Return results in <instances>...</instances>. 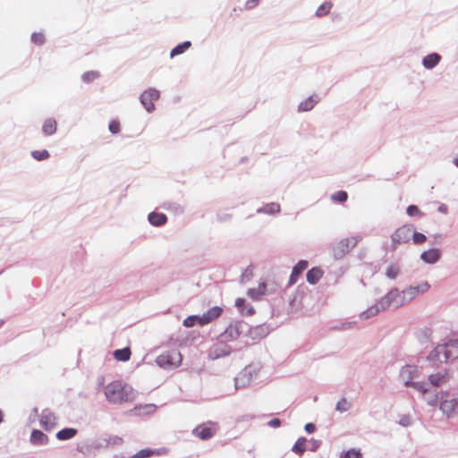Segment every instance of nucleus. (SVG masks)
I'll return each instance as SVG.
<instances>
[{"mask_svg": "<svg viewBox=\"0 0 458 458\" xmlns=\"http://www.w3.org/2000/svg\"><path fill=\"white\" fill-rule=\"evenodd\" d=\"M458 358V341H448L436 345L428 354L426 361L438 366Z\"/></svg>", "mask_w": 458, "mask_h": 458, "instance_id": "1", "label": "nucleus"}, {"mask_svg": "<svg viewBox=\"0 0 458 458\" xmlns=\"http://www.w3.org/2000/svg\"><path fill=\"white\" fill-rule=\"evenodd\" d=\"M424 401L430 406H439L440 411L445 416L454 414L457 407V400L451 397L446 391H432L424 396Z\"/></svg>", "mask_w": 458, "mask_h": 458, "instance_id": "2", "label": "nucleus"}, {"mask_svg": "<svg viewBox=\"0 0 458 458\" xmlns=\"http://www.w3.org/2000/svg\"><path fill=\"white\" fill-rule=\"evenodd\" d=\"M419 376V369L414 365L402 367L399 373L400 380L403 385L425 393L427 391L425 384L422 381L417 380Z\"/></svg>", "mask_w": 458, "mask_h": 458, "instance_id": "3", "label": "nucleus"}, {"mask_svg": "<svg viewBox=\"0 0 458 458\" xmlns=\"http://www.w3.org/2000/svg\"><path fill=\"white\" fill-rule=\"evenodd\" d=\"M105 395L110 403H118L128 399L123 384L120 381L109 383L105 390Z\"/></svg>", "mask_w": 458, "mask_h": 458, "instance_id": "4", "label": "nucleus"}, {"mask_svg": "<svg viewBox=\"0 0 458 458\" xmlns=\"http://www.w3.org/2000/svg\"><path fill=\"white\" fill-rule=\"evenodd\" d=\"M182 362V355L177 350L161 353L156 359V363L162 369H170L177 368Z\"/></svg>", "mask_w": 458, "mask_h": 458, "instance_id": "5", "label": "nucleus"}, {"mask_svg": "<svg viewBox=\"0 0 458 458\" xmlns=\"http://www.w3.org/2000/svg\"><path fill=\"white\" fill-rule=\"evenodd\" d=\"M417 295H419L418 291L414 288L413 285L407 287L402 293L397 291L390 293V296H395L398 298V300H396L394 302L395 306L402 305L404 302L410 301Z\"/></svg>", "mask_w": 458, "mask_h": 458, "instance_id": "6", "label": "nucleus"}, {"mask_svg": "<svg viewBox=\"0 0 458 458\" xmlns=\"http://www.w3.org/2000/svg\"><path fill=\"white\" fill-rule=\"evenodd\" d=\"M159 98V91L156 89H148L144 90L140 97L141 104L148 112L154 110L153 100Z\"/></svg>", "mask_w": 458, "mask_h": 458, "instance_id": "7", "label": "nucleus"}, {"mask_svg": "<svg viewBox=\"0 0 458 458\" xmlns=\"http://www.w3.org/2000/svg\"><path fill=\"white\" fill-rule=\"evenodd\" d=\"M411 232L412 227L407 225L402 226L393 233L392 240L396 242H405L408 240Z\"/></svg>", "mask_w": 458, "mask_h": 458, "instance_id": "8", "label": "nucleus"}, {"mask_svg": "<svg viewBox=\"0 0 458 458\" xmlns=\"http://www.w3.org/2000/svg\"><path fill=\"white\" fill-rule=\"evenodd\" d=\"M420 259L426 264H434L439 259V250L435 248L426 250L421 252Z\"/></svg>", "mask_w": 458, "mask_h": 458, "instance_id": "9", "label": "nucleus"}, {"mask_svg": "<svg viewBox=\"0 0 458 458\" xmlns=\"http://www.w3.org/2000/svg\"><path fill=\"white\" fill-rule=\"evenodd\" d=\"M428 378L432 385L439 386L447 380L448 374L446 371H437L429 374Z\"/></svg>", "mask_w": 458, "mask_h": 458, "instance_id": "10", "label": "nucleus"}, {"mask_svg": "<svg viewBox=\"0 0 458 458\" xmlns=\"http://www.w3.org/2000/svg\"><path fill=\"white\" fill-rule=\"evenodd\" d=\"M316 103H317L316 98L313 96H309L299 102L298 111L299 112H309L313 109Z\"/></svg>", "mask_w": 458, "mask_h": 458, "instance_id": "11", "label": "nucleus"}, {"mask_svg": "<svg viewBox=\"0 0 458 458\" xmlns=\"http://www.w3.org/2000/svg\"><path fill=\"white\" fill-rule=\"evenodd\" d=\"M440 62V55L437 53H432L426 55L422 60V65L426 69H432L436 67Z\"/></svg>", "mask_w": 458, "mask_h": 458, "instance_id": "12", "label": "nucleus"}, {"mask_svg": "<svg viewBox=\"0 0 458 458\" xmlns=\"http://www.w3.org/2000/svg\"><path fill=\"white\" fill-rule=\"evenodd\" d=\"M192 433L202 440L209 439L213 436V431L208 427H198L193 429Z\"/></svg>", "mask_w": 458, "mask_h": 458, "instance_id": "13", "label": "nucleus"}, {"mask_svg": "<svg viewBox=\"0 0 458 458\" xmlns=\"http://www.w3.org/2000/svg\"><path fill=\"white\" fill-rule=\"evenodd\" d=\"M308 267V262L306 260H301L299 261L295 267H293L290 281L291 283H294L296 278L301 275L302 271H304Z\"/></svg>", "mask_w": 458, "mask_h": 458, "instance_id": "14", "label": "nucleus"}, {"mask_svg": "<svg viewBox=\"0 0 458 458\" xmlns=\"http://www.w3.org/2000/svg\"><path fill=\"white\" fill-rule=\"evenodd\" d=\"M280 206L277 203L272 202L266 204L264 207L259 208V213L273 216L280 212Z\"/></svg>", "mask_w": 458, "mask_h": 458, "instance_id": "15", "label": "nucleus"}, {"mask_svg": "<svg viewBox=\"0 0 458 458\" xmlns=\"http://www.w3.org/2000/svg\"><path fill=\"white\" fill-rule=\"evenodd\" d=\"M221 313V308L215 306L211 308L207 313L203 314L201 317V324L207 323L211 319L218 317Z\"/></svg>", "mask_w": 458, "mask_h": 458, "instance_id": "16", "label": "nucleus"}, {"mask_svg": "<svg viewBox=\"0 0 458 458\" xmlns=\"http://www.w3.org/2000/svg\"><path fill=\"white\" fill-rule=\"evenodd\" d=\"M148 220L151 225L157 226L165 222L166 216L164 214L152 212L148 214Z\"/></svg>", "mask_w": 458, "mask_h": 458, "instance_id": "17", "label": "nucleus"}, {"mask_svg": "<svg viewBox=\"0 0 458 458\" xmlns=\"http://www.w3.org/2000/svg\"><path fill=\"white\" fill-rule=\"evenodd\" d=\"M321 270L318 268H312L307 273L306 279L310 284H314L321 278Z\"/></svg>", "mask_w": 458, "mask_h": 458, "instance_id": "18", "label": "nucleus"}, {"mask_svg": "<svg viewBox=\"0 0 458 458\" xmlns=\"http://www.w3.org/2000/svg\"><path fill=\"white\" fill-rule=\"evenodd\" d=\"M191 47L190 41H184L179 45H177L175 47H174L170 52V56L174 57L176 55H180L184 53L186 49H188Z\"/></svg>", "mask_w": 458, "mask_h": 458, "instance_id": "19", "label": "nucleus"}, {"mask_svg": "<svg viewBox=\"0 0 458 458\" xmlns=\"http://www.w3.org/2000/svg\"><path fill=\"white\" fill-rule=\"evenodd\" d=\"M114 358L119 361H127L131 357V351L129 348H123L114 351Z\"/></svg>", "mask_w": 458, "mask_h": 458, "instance_id": "20", "label": "nucleus"}, {"mask_svg": "<svg viewBox=\"0 0 458 458\" xmlns=\"http://www.w3.org/2000/svg\"><path fill=\"white\" fill-rule=\"evenodd\" d=\"M292 450L299 454H303L306 450V439L303 437L298 438L293 445Z\"/></svg>", "mask_w": 458, "mask_h": 458, "instance_id": "21", "label": "nucleus"}, {"mask_svg": "<svg viewBox=\"0 0 458 458\" xmlns=\"http://www.w3.org/2000/svg\"><path fill=\"white\" fill-rule=\"evenodd\" d=\"M40 425L46 429L52 428L55 426V417L50 413L46 414L41 418Z\"/></svg>", "mask_w": 458, "mask_h": 458, "instance_id": "22", "label": "nucleus"}, {"mask_svg": "<svg viewBox=\"0 0 458 458\" xmlns=\"http://www.w3.org/2000/svg\"><path fill=\"white\" fill-rule=\"evenodd\" d=\"M76 431L73 428H64L59 430L56 434V437L60 440L70 439L75 435Z\"/></svg>", "mask_w": 458, "mask_h": 458, "instance_id": "23", "label": "nucleus"}, {"mask_svg": "<svg viewBox=\"0 0 458 458\" xmlns=\"http://www.w3.org/2000/svg\"><path fill=\"white\" fill-rule=\"evenodd\" d=\"M43 131L47 135H52L56 131V123L54 120H47L43 125Z\"/></svg>", "mask_w": 458, "mask_h": 458, "instance_id": "24", "label": "nucleus"}, {"mask_svg": "<svg viewBox=\"0 0 458 458\" xmlns=\"http://www.w3.org/2000/svg\"><path fill=\"white\" fill-rule=\"evenodd\" d=\"M332 8V4L330 2H325L321 4L316 10L317 16H323L327 14Z\"/></svg>", "mask_w": 458, "mask_h": 458, "instance_id": "25", "label": "nucleus"}, {"mask_svg": "<svg viewBox=\"0 0 458 458\" xmlns=\"http://www.w3.org/2000/svg\"><path fill=\"white\" fill-rule=\"evenodd\" d=\"M399 273V269L395 265H389L386 267L385 275L389 279H394Z\"/></svg>", "mask_w": 458, "mask_h": 458, "instance_id": "26", "label": "nucleus"}, {"mask_svg": "<svg viewBox=\"0 0 458 458\" xmlns=\"http://www.w3.org/2000/svg\"><path fill=\"white\" fill-rule=\"evenodd\" d=\"M30 440L38 444L46 441V436L39 430H33L30 435Z\"/></svg>", "mask_w": 458, "mask_h": 458, "instance_id": "27", "label": "nucleus"}, {"mask_svg": "<svg viewBox=\"0 0 458 458\" xmlns=\"http://www.w3.org/2000/svg\"><path fill=\"white\" fill-rule=\"evenodd\" d=\"M31 156L36 160H44V159H47L49 157V153L46 149L34 150V151L31 152Z\"/></svg>", "mask_w": 458, "mask_h": 458, "instance_id": "28", "label": "nucleus"}, {"mask_svg": "<svg viewBox=\"0 0 458 458\" xmlns=\"http://www.w3.org/2000/svg\"><path fill=\"white\" fill-rule=\"evenodd\" d=\"M340 458H360V454L356 449H349L340 454Z\"/></svg>", "mask_w": 458, "mask_h": 458, "instance_id": "29", "label": "nucleus"}, {"mask_svg": "<svg viewBox=\"0 0 458 458\" xmlns=\"http://www.w3.org/2000/svg\"><path fill=\"white\" fill-rule=\"evenodd\" d=\"M197 322L201 324V317L194 315V316H190V317L186 318L183 320V325L185 327H191V326L195 325V323H197Z\"/></svg>", "mask_w": 458, "mask_h": 458, "instance_id": "30", "label": "nucleus"}, {"mask_svg": "<svg viewBox=\"0 0 458 458\" xmlns=\"http://www.w3.org/2000/svg\"><path fill=\"white\" fill-rule=\"evenodd\" d=\"M413 286L418 291V294L425 293L429 288V284L426 281L420 282L416 284H413Z\"/></svg>", "mask_w": 458, "mask_h": 458, "instance_id": "31", "label": "nucleus"}, {"mask_svg": "<svg viewBox=\"0 0 458 458\" xmlns=\"http://www.w3.org/2000/svg\"><path fill=\"white\" fill-rule=\"evenodd\" d=\"M331 199L333 200L344 201L347 199V194L344 191H338L335 194L332 195Z\"/></svg>", "mask_w": 458, "mask_h": 458, "instance_id": "32", "label": "nucleus"}, {"mask_svg": "<svg viewBox=\"0 0 458 458\" xmlns=\"http://www.w3.org/2000/svg\"><path fill=\"white\" fill-rule=\"evenodd\" d=\"M151 454L152 452L150 450L142 449L135 453L132 458H144L149 456Z\"/></svg>", "mask_w": 458, "mask_h": 458, "instance_id": "33", "label": "nucleus"}, {"mask_svg": "<svg viewBox=\"0 0 458 458\" xmlns=\"http://www.w3.org/2000/svg\"><path fill=\"white\" fill-rule=\"evenodd\" d=\"M407 215L409 216L420 215V210L416 206L411 205L407 208Z\"/></svg>", "mask_w": 458, "mask_h": 458, "instance_id": "34", "label": "nucleus"}, {"mask_svg": "<svg viewBox=\"0 0 458 458\" xmlns=\"http://www.w3.org/2000/svg\"><path fill=\"white\" fill-rule=\"evenodd\" d=\"M412 238H413V241L414 242L416 243H419V242H421L425 240V235L421 233H416L412 230Z\"/></svg>", "mask_w": 458, "mask_h": 458, "instance_id": "35", "label": "nucleus"}, {"mask_svg": "<svg viewBox=\"0 0 458 458\" xmlns=\"http://www.w3.org/2000/svg\"><path fill=\"white\" fill-rule=\"evenodd\" d=\"M108 129L111 133L115 134L119 131V123L116 122H112L109 123Z\"/></svg>", "mask_w": 458, "mask_h": 458, "instance_id": "36", "label": "nucleus"}, {"mask_svg": "<svg viewBox=\"0 0 458 458\" xmlns=\"http://www.w3.org/2000/svg\"><path fill=\"white\" fill-rule=\"evenodd\" d=\"M97 77V72H89L82 75V78L86 81L95 79Z\"/></svg>", "mask_w": 458, "mask_h": 458, "instance_id": "37", "label": "nucleus"}, {"mask_svg": "<svg viewBox=\"0 0 458 458\" xmlns=\"http://www.w3.org/2000/svg\"><path fill=\"white\" fill-rule=\"evenodd\" d=\"M32 39L36 44H40L43 41V36L40 33H34L32 35Z\"/></svg>", "mask_w": 458, "mask_h": 458, "instance_id": "38", "label": "nucleus"}, {"mask_svg": "<svg viewBox=\"0 0 458 458\" xmlns=\"http://www.w3.org/2000/svg\"><path fill=\"white\" fill-rule=\"evenodd\" d=\"M304 429L305 431H307L308 433H312L315 431V425L312 424V423H307L305 426H304Z\"/></svg>", "mask_w": 458, "mask_h": 458, "instance_id": "39", "label": "nucleus"}, {"mask_svg": "<svg viewBox=\"0 0 458 458\" xmlns=\"http://www.w3.org/2000/svg\"><path fill=\"white\" fill-rule=\"evenodd\" d=\"M268 425L272 428H277L280 425V420L278 419H272L269 420Z\"/></svg>", "mask_w": 458, "mask_h": 458, "instance_id": "40", "label": "nucleus"}, {"mask_svg": "<svg viewBox=\"0 0 458 458\" xmlns=\"http://www.w3.org/2000/svg\"><path fill=\"white\" fill-rule=\"evenodd\" d=\"M242 302H243V301L242 299H238V300L235 301V304L238 307H241L242 305Z\"/></svg>", "mask_w": 458, "mask_h": 458, "instance_id": "41", "label": "nucleus"}, {"mask_svg": "<svg viewBox=\"0 0 458 458\" xmlns=\"http://www.w3.org/2000/svg\"><path fill=\"white\" fill-rule=\"evenodd\" d=\"M146 408H147L148 411H153V410H154V408H155V406H154L153 404H148V405L146 406Z\"/></svg>", "mask_w": 458, "mask_h": 458, "instance_id": "42", "label": "nucleus"}, {"mask_svg": "<svg viewBox=\"0 0 458 458\" xmlns=\"http://www.w3.org/2000/svg\"><path fill=\"white\" fill-rule=\"evenodd\" d=\"M103 384H104V378L103 377H99L98 378V385L99 386H103Z\"/></svg>", "mask_w": 458, "mask_h": 458, "instance_id": "43", "label": "nucleus"}, {"mask_svg": "<svg viewBox=\"0 0 458 458\" xmlns=\"http://www.w3.org/2000/svg\"><path fill=\"white\" fill-rule=\"evenodd\" d=\"M454 163L456 166H458V157H456L454 160Z\"/></svg>", "mask_w": 458, "mask_h": 458, "instance_id": "44", "label": "nucleus"}, {"mask_svg": "<svg viewBox=\"0 0 458 458\" xmlns=\"http://www.w3.org/2000/svg\"><path fill=\"white\" fill-rule=\"evenodd\" d=\"M212 357H213V358H215V359H216V358H218V357H219V355H218V354H216V355H213Z\"/></svg>", "mask_w": 458, "mask_h": 458, "instance_id": "45", "label": "nucleus"}, {"mask_svg": "<svg viewBox=\"0 0 458 458\" xmlns=\"http://www.w3.org/2000/svg\"><path fill=\"white\" fill-rule=\"evenodd\" d=\"M248 294L250 295V296H253V293L250 292V291L248 293Z\"/></svg>", "mask_w": 458, "mask_h": 458, "instance_id": "46", "label": "nucleus"}, {"mask_svg": "<svg viewBox=\"0 0 458 458\" xmlns=\"http://www.w3.org/2000/svg\"><path fill=\"white\" fill-rule=\"evenodd\" d=\"M336 409H337V410H340L339 403L337 404Z\"/></svg>", "mask_w": 458, "mask_h": 458, "instance_id": "47", "label": "nucleus"}]
</instances>
